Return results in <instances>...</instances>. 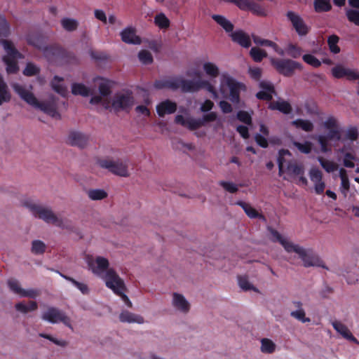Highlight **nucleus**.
Segmentation results:
<instances>
[{
    "mask_svg": "<svg viewBox=\"0 0 359 359\" xmlns=\"http://www.w3.org/2000/svg\"><path fill=\"white\" fill-rule=\"evenodd\" d=\"M97 80L99 93L90 98L91 104L100 105L105 109L116 112L128 111L133 107L135 100L131 93L121 91L112 95V83L103 78Z\"/></svg>",
    "mask_w": 359,
    "mask_h": 359,
    "instance_id": "f257e3e1",
    "label": "nucleus"
},
{
    "mask_svg": "<svg viewBox=\"0 0 359 359\" xmlns=\"http://www.w3.org/2000/svg\"><path fill=\"white\" fill-rule=\"evenodd\" d=\"M291 153L287 149L279 151L278 164L280 176L285 174L283 179L287 181L296 180L297 183L307 185L308 180L304 177V167L302 163L297 161H290Z\"/></svg>",
    "mask_w": 359,
    "mask_h": 359,
    "instance_id": "f03ea898",
    "label": "nucleus"
},
{
    "mask_svg": "<svg viewBox=\"0 0 359 359\" xmlns=\"http://www.w3.org/2000/svg\"><path fill=\"white\" fill-rule=\"evenodd\" d=\"M13 90L19 95V97L28 104L39 109L51 117L60 118V115L57 110L56 102L55 101L39 102L32 93V87H27L18 83H11Z\"/></svg>",
    "mask_w": 359,
    "mask_h": 359,
    "instance_id": "7ed1b4c3",
    "label": "nucleus"
},
{
    "mask_svg": "<svg viewBox=\"0 0 359 359\" xmlns=\"http://www.w3.org/2000/svg\"><path fill=\"white\" fill-rule=\"evenodd\" d=\"M156 89L177 90L181 89L184 93H196L201 89L211 90L209 83L203 81H186L182 77L174 76L163 79L154 83Z\"/></svg>",
    "mask_w": 359,
    "mask_h": 359,
    "instance_id": "20e7f679",
    "label": "nucleus"
},
{
    "mask_svg": "<svg viewBox=\"0 0 359 359\" xmlns=\"http://www.w3.org/2000/svg\"><path fill=\"white\" fill-rule=\"evenodd\" d=\"M226 87L229 89V99L233 103H238L240 93L246 90V86L243 83L236 81L228 73H222L219 77V90L224 96L226 95Z\"/></svg>",
    "mask_w": 359,
    "mask_h": 359,
    "instance_id": "39448f33",
    "label": "nucleus"
},
{
    "mask_svg": "<svg viewBox=\"0 0 359 359\" xmlns=\"http://www.w3.org/2000/svg\"><path fill=\"white\" fill-rule=\"evenodd\" d=\"M325 130L327 132L325 135H320L316 137L320 145L321 151L324 153L329 151L328 143L331 141H338L341 138L337 121L334 118H327L323 123Z\"/></svg>",
    "mask_w": 359,
    "mask_h": 359,
    "instance_id": "423d86ee",
    "label": "nucleus"
},
{
    "mask_svg": "<svg viewBox=\"0 0 359 359\" xmlns=\"http://www.w3.org/2000/svg\"><path fill=\"white\" fill-rule=\"evenodd\" d=\"M128 163L129 161L127 158L114 159L105 158L97 161V164L100 168L107 170L114 175L123 177H127L130 175Z\"/></svg>",
    "mask_w": 359,
    "mask_h": 359,
    "instance_id": "0eeeda50",
    "label": "nucleus"
},
{
    "mask_svg": "<svg viewBox=\"0 0 359 359\" xmlns=\"http://www.w3.org/2000/svg\"><path fill=\"white\" fill-rule=\"evenodd\" d=\"M41 318L42 320L50 324H57L62 323L66 327L73 330L72 320L66 313L53 306H48L41 312Z\"/></svg>",
    "mask_w": 359,
    "mask_h": 359,
    "instance_id": "6e6552de",
    "label": "nucleus"
},
{
    "mask_svg": "<svg viewBox=\"0 0 359 359\" xmlns=\"http://www.w3.org/2000/svg\"><path fill=\"white\" fill-rule=\"evenodd\" d=\"M1 43L6 53L3 57V61L6 65V72L8 74L17 72L18 70L17 60L22 58V55L17 50L11 41L2 40Z\"/></svg>",
    "mask_w": 359,
    "mask_h": 359,
    "instance_id": "1a4fd4ad",
    "label": "nucleus"
},
{
    "mask_svg": "<svg viewBox=\"0 0 359 359\" xmlns=\"http://www.w3.org/2000/svg\"><path fill=\"white\" fill-rule=\"evenodd\" d=\"M270 231L273 237L272 240L273 241L279 242L287 252H295L296 254H297L299 257L302 260L304 258L306 255H307V253L311 250L309 248H304L297 244H295L287 237L280 235L276 230L271 229Z\"/></svg>",
    "mask_w": 359,
    "mask_h": 359,
    "instance_id": "9d476101",
    "label": "nucleus"
},
{
    "mask_svg": "<svg viewBox=\"0 0 359 359\" xmlns=\"http://www.w3.org/2000/svg\"><path fill=\"white\" fill-rule=\"evenodd\" d=\"M270 62L276 69L285 76H291L296 70L302 71L303 69L301 63L290 59L278 60L271 57Z\"/></svg>",
    "mask_w": 359,
    "mask_h": 359,
    "instance_id": "9b49d317",
    "label": "nucleus"
},
{
    "mask_svg": "<svg viewBox=\"0 0 359 359\" xmlns=\"http://www.w3.org/2000/svg\"><path fill=\"white\" fill-rule=\"evenodd\" d=\"M33 216L48 224H52L60 228H67L66 221L58 217L49 207L40 205Z\"/></svg>",
    "mask_w": 359,
    "mask_h": 359,
    "instance_id": "f8f14e48",
    "label": "nucleus"
},
{
    "mask_svg": "<svg viewBox=\"0 0 359 359\" xmlns=\"http://www.w3.org/2000/svg\"><path fill=\"white\" fill-rule=\"evenodd\" d=\"M86 262L88 269L99 278L110 269L108 259L102 256L88 255L86 257Z\"/></svg>",
    "mask_w": 359,
    "mask_h": 359,
    "instance_id": "ddd939ff",
    "label": "nucleus"
},
{
    "mask_svg": "<svg viewBox=\"0 0 359 359\" xmlns=\"http://www.w3.org/2000/svg\"><path fill=\"white\" fill-rule=\"evenodd\" d=\"M100 278L104 280L105 285L114 293H120L121 289H125L123 280L112 268L107 270Z\"/></svg>",
    "mask_w": 359,
    "mask_h": 359,
    "instance_id": "4468645a",
    "label": "nucleus"
},
{
    "mask_svg": "<svg viewBox=\"0 0 359 359\" xmlns=\"http://www.w3.org/2000/svg\"><path fill=\"white\" fill-rule=\"evenodd\" d=\"M9 290L20 297H27L29 299H36L41 292L38 289L34 288H23L20 282L15 279H9L7 281Z\"/></svg>",
    "mask_w": 359,
    "mask_h": 359,
    "instance_id": "2eb2a0df",
    "label": "nucleus"
},
{
    "mask_svg": "<svg viewBox=\"0 0 359 359\" xmlns=\"http://www.w3.org/2000/svg\"><path fill=\"white\" fill-rule=\"evenodd\" d=\"M171 306L182 314H187L191 309V304L187 298L180 293L173 292L171 295Z\"/></svg>",
    "mask_w": 359,
    "mask_h": 359,
    "instance_id": "dca6fc26",
    "label": "nucleus"
},
{
    "mask_svg": "<svg viewBox=\"0 0 359 359\" xmlns=\"http://www.w3.org/2000/svg\"><path fill=\"white\" fill-rule=\"evenodd\" d=\"M309 176L313 184L315 192L317 194H323L326 187L323 180V172L318 168L312 167L309 170Z\"/></svg>",
    "mask_w": 359,
    "mask_h": 359,
    "instance_id": "f3484780",
    "label": "nucleus"
},
{
    "mask_svg": "<svg viewBox=\"0 0 359 359\" xmlns=\"http://www.w3.org/2000/svg\"><path fill=\"white\" fill-rule=\"evenodd\" d=\"M286 15L298 34L305 35L307 34L309 28L298 14L293 11H288Z\"/></svg>",
    "mask_w": 359,
    "mask_h": 359,
    "instance_id": "a211bd4d",
    "label": "nucleus"
},
{
    "mask_svg": "<svg viewBox=\"0 0 359 359\" xmlns=\"http://www.w3.org/2000/svg\"><path fill=\"white\" fill-rule=\"evenodd\" d=\"M332 74L334 78L340 79L346 76L348 79H359V73L355 70L338 65L332 69Z\"/></svg>",
    "mask_w": 359,
    "mask_h": 359,
    "instance_id": "6ab92c4d",
    "label": "nucleus"
},
{
    "mask_svg": "<svg viewBox=\"0 0 359 359\" xmlns=\"http://www.w3.org/2000/svg\"><path fill=\"white\" fill-rule=\"evenodd\" d=\"M88 137L81 132L72 131L67 138V142L72 146H76L81 148L85 147L88 142Z\"/></svg>",
    "mask_w": 359,
    "mask_h": 359,
    "instance_id": "aec40b11",
    "label": "nucleus"
},
{
    "mask_svg": "<svg viewBox=\"0 0 359 359\" xmlns=\"http://www.w3.org/2000/svg\"><path fill=\"white\" fill-rule=\"evenodd\" d=\"M120 34L121 40L126 43L138 45L142 42L141 39L136 34V30L133 27H128L123 29Z\"/></svg>",
    "mask_w": 359,
    "mask_h": 359,
    "instance_id": "412c9836",
    "label": "nucleus"
},
{
    "mask_svg": "<svg viewBox=\"0 0 359 359\" xmlns=\"http://www.w3.org/2000/svg\"><path fill=\"white\" fill-rule=\"evenodd\" d=\"M156 112L161 117L166 114H171L176 111L177 104L170 100H165L156 105Z\"/></svg>",
    "mask_w": 359,
    "mask_h": 359,
    "instance_id": "4be33fe9",
    "label": "nucleus"
},
{
    "mask_svg": "<svg viewBox=\"0 0 359 359\" xmlns=\"http://www.w3.org/2000/svg\"><path fill=\"white\" fill-rule=\"evenodd\" d=\"M231 40L243 48H249L251 46L250 36L241 29L232 32L230 34Z\"/></svg>",
    "mask_w": 359,
    "mask_h": 359,
    "instance_id": "5701e85b",
    "label": "nucleus"
},
{
    "mask_svg": "<svg viewBox=\"0 0 359 359\" xmlns=\"http://www.w3.org/2000/svg\"><path fill=\"white\" fill-rule=\"evenodd\" d=\"M14 308L16 311L18 313L26 315L29 313L34 312L37 311L39 306L38 303L33 300H29L27 302L25 301H21L19 302H17Z\"/></svg>",
    "mask_w": 359,
    "mask_h": 359,
    "instance_id": "b1692460",
    "label": "nucleus"
},
{
    "mask_svg": "<svg viewBox=\"0 0 359 359\" xmlns=\"http://www.w3.org/2000/svg\"><path fill=\"white\" fill-rule=\"evenodd\" d=\"M302 261L304 266L305 267L318 266L328 269V268L324 264L323 261L321 260L318 255L314 254L311 249Z\"/></svg>",
    "mask_w": 359,
    "mask_h": 359,
    "instance_id": "393cba45",
    "label": "nucleus"
},
{
    "mask_svg": "<svg viewBox=\"0 0 359 359\" xmlns=\"http://www.w3.org/2000/svg\"><path fill=\"white\" fill-rule=\"evenodd\" d=\"M119 320L122 323H144V318L139 315L127 310L122 311L119 315Z\"/></svg>",
    "mask_w": 359,
    "mask_h": 359,
    "instance_id": "a878e982",
    "label": "nucleus"
},
{
    "mask_svg": "<svg viewBox=\"0 0 359 359\" xmlns=\"http://www.w3.org/2000/svg\"><path fill=\"white\" fill-rule=\"evenodd\" d=\"M333 328L344 339L358 343L357 339L352 334L346 325L338 320L332 322Z\"/></svg>",
    "mask_w": 359,
    "mask_h": 359,
    "instance_id": "bb28decb",
    "label": "nucleus"
},
{
    "mask_svg": "<svg viewBox=\"0 0 359 359\" xmlns=\"http://www.w3.org/2000/svg\"><path fill=\"white\" fill-rule=\"evenodd\" d=\"M187 76L191 78H194L192 80H187L186 81H198L199 80L206 81L209 83L211 87V90H206L209 93H212L214 98L217 97V93L215 91V87L212 83L207 79H204L202 78V73L198 69H189L187 72Z\"/></svg>",
    "mask_w": 359,
    "mask_h": 359,
    "instance_id": "cd10ccee",
    "label": "nucleus"
},
{
    "mask_svg": "<svg viewBox=\"0 0 359 359\" xmlns=\"http://www.w3.org/2000/svg\"><path fill=\"white\" fill-rule=\"evenodd\" d=\"M175 122L189 130H196L198 128V123L196 118L190 116H183L182 115H177L175 118Z\"/></svg>",
    "mask_w": 359,
    "mask_h": 359,
    "instance_id": "c85d7f7f",
    "label": "nucleus"
},
{
    "mask_svg": "<svg viewBox=\"0 0 359 359\" xmlns=\"http://www.w3.org/2000/svg\"><path fill=\"white\" fill-rule=\"evenodd\" d=\"M254 43L257 46H269L271 47L278 55L283 56L285 55V52L283 49L278 47V46L273 41L262 39L257 36H252Z\"/></svg>",
    "mask_w": 359,
    "mask_h": 359,
    "instance_id": "c756f323",
    "label": "nucleus"
},
{
    "mask_svg": "<svg viewBox=\"0 0 359 359\" xmlns=\"http://www.w3.org/2000/svg\"><path fill=\"white\" fill-rule=\"evenodd\" d=\"M236 204L241 206L245 214L252 219L259 218L263 221H266L264 216L259 213L252 205L243 201H238Z\"/></svg>",
    "mask_w": 359,
    "mask_h": 359,
    "instance_id": "7c9ffc66",
    "label": "nucleus"
},
{
    "mask_svg": "<svg viewBox=\"0 0 359 359\" xmlns=\"http://www.w3.org/2000/svg\"><path fill=\"white\" fill-rule=\"evenodd\" d=\"M51 87L58 94L62 96H66L68 90L67 86L64 83L63 79L59 76H55L51 81Z\"/></svg>",
    "mask_w": 359,
    "mask_h": 359,
    "instance_id": "2f4dec72",
    "label": "nucleus"
},
{
    "mask_svg": "<svg viewBox=\"0 0 359 359\" xmlns=\"http://www.w3.org/2000/svg\"><path fill=\"white\" fill-rule=\"evenodd\" d=\"M269 108L271 110H278L284 114H290L292 111L290 104L283 100L273 101L269 103Z\"/></svg>",
    "mask_w": 359,
    "mask_h": 359,
    "instance_id": "473e14b6",
    "label": "nucleus"
},
{
    "mask_svg": "<svg viewBox=\"0 0 359 359\" xmlns=\"http://www.w3.org/2000/svg\"><path fill=\"white\" fill-rule=\"evenodd\" d=\"M259 131L262 134L257 133L255 135V141L260 147L266 148L268 147V141L265 136H268L269 135V128L262 123L259 126Z\"/></svg>",
    "mask_w": 359,
    "mask_h": 359,
    "instance_id": "72a5a7b5",
    "label": "nucleus"
},
{
    "mask_svg": "<svg viewBox=\"0 0 359 359\" xmlns=\"http://www.w3.org/2000/svg\"><path fill=\"white\" fill-rule=\"evenodd\" d=\"M86 195L91 201H102L108 197V193L102 189H90L87 190Z\"/></svg>",
    "mask_w": 359,
    "mask_h": 359,
    "instance_id": "f704fd0d",
    "label": "nucleus"
},
{
    "mask_svg": "<svg viewBox=\"0 0 359 359\" xmlns=\"http://www.w3.org/2000/svg\"><path fill=\"white\" fill-rule=\"evenodd\" d=\"M260 351L265 354H271L276 350V344L269 338H262L260 339Z\"/></svg>",
    "mask_w": 359,
    "mask_h": 359,
    "instance_id": "c9c22d12",
    "label": "nucleus"
},
{
    "mask_svg": "<svg viewBox=\"0 0 359 359\" xmlns=\"http://www.w3.org/2000/svg\"><path fill=\"white\" fill-rule=\"evenodd\" d=\"M11 99V95L1 75H0V106L8 102Z\"/></svg>",
    "mask_w": 359,
    "mask_h": 359,
    "instance_id": "e433bc0d",
    "label": "nucleus"
},
{
    "mask_svg": "<svg viewBox=\"0 0 359 359\" xmlns=\"http://www.w3.org/2000/svg\"><path fill=\"white\" fill-rule=\"evenodd\" d=\"M203 69L205 74L210 78H217L219 76V68L214 62H205L203 64Z\"/></svg>",
    "mask_w": 359,
    "mask_h": 359,
    "instance_id": "4c0bfd02",
    "label": "nucleus"
},
{
    "mask_svg": "<svg viewBox=\"0 0 359 359\" xmlns=\"http://www.w3.org/2000/svg\"><path fill=\"white\" fill-rule=\"evenodd\" d=\"M72 93L75 95H81L83 97H88L91 95V90L89 88L82 83H74L72 86Z\"/></svg>",
    "mask_w": 359,
    "mask_h": 359,
    "instance_id": "58836bf2",
    "label": "nucleus"
},
{
    "mask_svg": "<svg viewBox=\"0 0 359 359\" xmlns=\"http://www.w3.org/2000/svg\"><path fill=\"white\" fill-rule=\"evenodd\" d=\"M212 19L217 22L226 32H232L233 25L224 16L220 15H213Z\"/></svg>",
    "mask_w": 359,
    "mask_h": 359,
    "instance_id": "ea45409f",
    "label": "nucleus"
},
{
    "mask_svg": "<svg viewBox=\"0 0 359 359\" xmlns=\"http://www.w3.org/2000/svg\"><path fill=\"white\" fill-rule=\"evenodd\" d=\"M339 177L341 178L340 190L346 196L350 188V183L346 170L344 168L339 169Z\"/></svg>",
    "mask_w": 359,
    "mask_h": 359,
    "instance_id": "a19ab883",
    "label": "nucleus"
},
{
    "mask_svg": "<svg viewBox=\"0 0 359 359\" xmlns=\"http://www.w3.org/2000/svg\"><path fill=\"white\" fill-rule=\"evenodd\" d=\"M60 275L65 280L71 282L83 294H88L90 292L89 287L87 284L83 282H79L72 277L65 276L60 273Z\"/></svg>",
    "mask_w": 359,
    "mask_h": 359,
    "instance_id": "79ce46f5",
    "label": "nucleus"
},
{
    "mask_svg": "<svg viewBox=\"0 0 359 359\" xmlns=\"http://www.w3.org/2000/svg\"><path fill=\"white\" fill-rule=\"evenodd\" d=\"M285 54H287L292 58H298L302 54V49L296 44L289 43L285 48V50H283Z\"/></svg>",
    "mask_w": 359,
    "mask_h": 359,
    "instance_id": "37998d69",
    "label": "nucleus"
},
{
    "mask_svg": "<svg viewBox=\"0 0 359 359\" xmlns=\"http://www.w3.org/2000/svg\"><path fill=\"white\" fill-rule=\"evenodd\" d=\"M292 125L297 128H301L305 132H311L313 130V124L311 121L298 118L292 122Z\"/></svg>",
    "mask_w": 359,
    "mask_h": 359,
    "instance_id": "c03bdc74",
    "label": "nucleus"
},
{
    "mask_svg": "<svg viewBox=\"0 0 359 359\" xmlns=\"http://www.w3.org/2000/svg\"><path fill=\"white\" fill-rule=\"evenodd\" d=\"M46 245L40 240H34L32 242L31 252L34 255H39L45 252Z\"/></svg>",
    "mask_w": 359,
    "mask_h": 359,
    "instance_id": "a18cd8bd",
    "label": "nucleus"
},
{
    "mask_svg": "<svg viewBox=\"0 0 359 359\" xmlns=\"http://www.w3.org/2000/svg\"><path fill=\"white\" fill-rule=\"evenodd\" d=\"M248 11H251L256 15L262 17L266 16L268 14V11L265 7L253 1L250 4Z\"/></svg>",
    "mask_w": 359,
    "mask_h": 359,
    "instance_id": "49530a36",
    "label": "nucleus"
},
{
    "mask_svg": "<svg viewBox=\"0 0 359 359\" xmlns=\"http://www.w3.org/2000/svg\"><path fill=\"white\" fill-rule=\"evenodd\" d=\"M61 25L66 31L73 32L77 29L79 22L75 19L65 18L61 20Z\"/></svg>",
    "mask_w": 359,
    "mask_h": 359,
    "instance_id": "de8ad7c7",
    "label": "nucleus"
},
{
    "mask_svg": "<svg viewBox=\"0 0 359 359\" xmlns=\"http://www.w3.org/2000/svg\"><path fill=\"white\" fill-rule=\"evenodd\" d=\"M11 34V26L6 17L0 15V37H7Z\"/></svg>",
    "mask_w": 359,
    "mask_h": 359,
    "instance_id": "09e8293b",
    "label": "nucleus"
},
{
    "mask_svg": "<svg viewBox=\"0 0 359 359\" xmlns=\"http://www.w3.org/2000/svg\"><path fill=\"white\" fill-rule=\"evenodd\" d=\"M250 55L256 62H261L264 57H267V53L265 50L259 48L253 47L250 50Z\"/></svg>",
    "mask_w": 359,
    "mask_h": 359,
    "instance_id": "8fccbe9b",
    "label": "nucleus"
},
{
    "mask_svg": "<svg viewBox=\"0 0 359 359\" xmlns=\"http://www.w3.org/2000/svg\"><path fill=\"white\" fill-rule=\"evenodd\" d=\"M318 161L322 168L327 172H332L337 169V164L332 161L318 157Z\"/></svg>",
    "mask_w": 359,
    "mask_h": 359,
    "instance_id": "3c124183",
    "label": "nucleus"
},
{
    "mask_svg": "<svg viewBox=\"0 0 359 359\" xmlns=\"http://www.w3.org/2000/svg\"><path fill=\"white\" fill-rule=\"evenodd\" d=\"M330 0H315L314 8L316 12H325L331 9Z\"/></svg>",
    "mask_w": 359,
    "mask_h": 359,
    "instance_id": "603ef678",
    "label": "nucleus"
},
{
    "mask_svg": "<svg viewBox=\"0 0 359 359\" xmlns=\"http://www.w3.org/2000/svg\"><path fill=\"white\" fill-rule=\"evenodd\" d=\"M217 118V114L216 112L210 111L208 114H204L201 118H196V121L198 123V128L204 126L206 123L216 121Z\"/></svg>",
    "mask_w": 359,
    "mask_h": 359,
    "instance_id": "864d4df0",
    "label": "nucleus"
},
{
    "mask_svg": "<svg viewBox=\"0 0 359 359\" xmlns=\"http://www.w3.org/2000/svg\"><path fill=\"white\" fill-rule=\"evenodd\" d=\"M22 205L26 207L34 215L40 204L36 203L34 200L29 198H24L21 201Z\"/></svg>",
    "mask_w": 359,
    "mask_h": 359,
    "instance_id": "5fc2aeb1",
    "label": "nucleus"
},
{
    "mask_svg": "<svg viewBox=\"0 0 359 359\" xmlns=\"http://www.w3.org/2000/svg\"><path fill=\"white\" fill-rule=\"evenodd\" d=\"M138 58L143 65H149L153 62V56L147 50H142L138 53Z\"/></svg>",
    "mask_w": 359,
    "mask_h": 359,
    "instance_id": "6e6d98bb",
    "label": "nucleus"
},
{
    "mask_svg": "<svg viewBox=\"0 0 359 359\" xmlns=\"http://www.w3.org/2000/svg\"><path fill=\"white\" fill-rule=\"evenodd\" d=\"M339 40V39L337 35H332L328 38L329 48L332 53L337 54L340 52V48L337 45Z\"/></svg>",
    "mask_w": 359,
    "mask_h": 359,
    "instance_id": "4d7b16f0",
    "label": "nucleus"
},
{
    "mask_svg": "<svg viewBox=\"0 0 359 359\" xmlns=\"http://www.w3.org/2000/svg\"><path fill=\"white\" fill-rule=\"evenodd\" d=\"M238 285L240 287L245 291L254 290L255 292H259L258 290L250 283L248 278L245 276H241L238 278Z\"/></svg>",
    "mask_w": 359,
    "mask_h": 359,
    "instance_id": "13d9d810",
    "label": "nucleus"
},
{
    "mask_svg": "<svg viewBox=\"0 0 359 359\" xmlns=\"http://www.w3.org/2000/svg\"><path fill=\"white\" fill-rule=\"evenodd\" d=\"M292 144L301 153L308 154L311 151L312 144L310 142L301 143L294 141Z\"/></svg>",
    "mask_w": 359,
    "mask_h": 359,
    "instance_id": "bf43d9fd",
    "label": "nucleus"
},
{
    "mask_svg": "<svg viewBox=\"0 0 359 359\" xmlns=\"http://www.w3.org/2000/svg\"><path fill=\"white\" fill-rule=\"evenodd\" d=\"M290 316L294 319L305 323L310 322V318L306 316L305 310H294L290 312Z\"/></svg>",
    "mask_w": 359,
    "mask_h": 359,
    "instance_id": "052dcab7",
    "label": "nucleus"
},
{
    "mask_svg": "<svg viewBox=\"0 0 359 359\" xmlns=\"http://www.w3.org/2000/svg\"><path fill=\"white\" fill-rule=\"evenodd\" d=\"M39 72L40 69L39 67L33 63L29 62L27 64L22 72L25 76H32L38 74Z\"/></svg>",
    "mask_w": 359,
    "mask_h": 359,
    "instance_id": "680f3d73",
    "label": "nucleus"
},
{
    "mask_svg": "<svg viewBox=\"0 0 359 359\" xmlns=\"http://www.w3.org/2000/svg\"><path fill=\"white\" fill-rule=\"evenodd\" d=\"M155 23L160 28H167L169 27L170 21L168 18L163 14H158L154 18Z\"/></svg>",
    "mask_w": 359,
    "mask_h": 359,
    "instance_id": "e2e57ef3",
    "label": "nucleus"
},
{
    "mask_svg": "<svg viewBox=\"0 0 359 359\" xmlns=\"http://www.w3.org/2000/svg\"><path fill=\"white\" fill-rule=\"evenodd\" d=\"M303 60L308 65L313 67H318L320 66V61L317 59L315 56L311 54H305L302 56Z\"/></svg>",
    "mask_w": 359,
    "mask_h": 359,
    "instance_id": "0e129e2a",
    "label": "nucleus"
},
{
    "mask_svg": "<svg viewBox=\"0 0 359 359\" xmlns=\"http://www.w3.org/2000/svg\"><path fill=\"white\" fill-rule=\"evenodd\" d=\"M346 15L350 22L359 26V11L348 9L346 10Z\"/></svg>",
    "mask_w": 359,
    "mask_h": 359,
    "instance_id": "69168bd1",
    "label": "nucleus"
},
{
    "mask_svg": "<svg viewBox=\"0 0 359 359\" xmlns=\"http://www.w3.org/2000/svg\"><path fill=\"white\" fill-rule=\"evenodd\" d=\"M226 2L233 3L242 11H248L251 0H224Z\"/></svg>",
    "mask_w": 359,
    "mask_h": 359,
    "instance_id": "338daca9",
    "label": "nucleus"
},
{
    "mask_svg": "<svg viewBox=\"0 0 359 359\" xmlns=\"http://www.w3.org/2000/svg\"><path fill=\"white\" fill-rule=\"evenodd\" d=\"M219 184L229 193H236L238 190V185L231 182L221 181Z\"/></svg>",
    "mask_w": 359,
    "mask_h": 359,
    "instance_id": "774afa93",
    "label": "nucleus"
}]
</instances>
